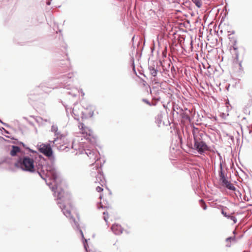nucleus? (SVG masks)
I'll return each mask as SVG.
<instances>
[{"label":"nucleus","mask_w":252,"mask_h":252,"mask_svg":"<svg viewBox=\"0 0 252 252\" xmlns=\"http://www.w3.org/2000/svg\"><path fill=\"white\" fill-rule=\"evenodd\" d=\"M39 151L48 158L46 160L41 155L39 156L40 160L36 164L37 173L46 184L54 192V195L59 201L57 204L61 209L64 216L70 218V222L74 229L79 231L83 240L84 248L87 249V240L85 239L82 230L80 229L78 222L71 216L70 211L66 208L65 203L70 199V195L65 193L60 185L57 184L58 172L55 167V158L53 156V151L49 144H42L38 148Z\"/></svg>","instance_id":"f257e3e1"},{"label":"nucleus","mask_w":252,"mask_h":252,"mask_svg":"<svg viewBox=\"0 0 252 252\" xmlns=\"http://www.w3.org/2000/svg\"><path fill=\"white\" fill-rule=\"evenodd\" d=\"M74 75L73 73H69L67 74H64L60 76L58 78L57 83L58 85H54L47 83H42L36 89L42 90L43 92H47L46 88L55 89L57 88H63L67 90H71V91L67 93L73 97H75L79 94V92L77 88L73 87Z\"/></svg>","instance_id":"f03ea898"},{"label":"nucleus","mask_w":252,"mask_h":252,"mask_svg":"<svg viewBox=\"0 0 252 252\" xmlns=\"http://www.w3.org/2000/svg\"><path fill=\"white\" fill-rule=\"evenodd\" d=\"M194 143L192 145V149L196 150L200 155L204 154L206 151L209 150V147L204 141L203 137L204 133L200 132L197 128L193 127L192 131Z\"/></svg>","instance_id":"7ed1b4c3"},{"label":"nucleus","mask_w":252,"mask_h":252,"mask_svg":"<svg viewBox=\"0 0 252 252\" xmlns=\"http://www.w3.org/2000/svg\"><path fill=\"white\" fill-rule=\"evenodd\" d=\"M34 164V161L32 158L28 156H23L18 158L17 161L14 163V165L18 168H20L23 171L33 173L37 172L36 164Z\"/></svg>","instance_id":"20e7f679"},{"label":"nucleus","mask_w":252,"mask_h":252,"mask_svg":"<svg viewBox=\"0 0 252 252\" xmlns=\"http://www.w3.org/2000/svg\"><path fill=\"white\" fill-rule=\"evenodd\" d=\"M82 107L86 110V111H81L80 114L79 113H78L76 109L73 108L72 112L75 117V119H78V118L80 116L82 119H88L89 118H91L93 116L94 109L91 105L85 107L83 104Z\"/></svg>","instance_id":"39448f33"},{"label":"nucleus","mask_w":252,"mask_h":252,"mask_svg":"<svg viewBox=\"0 0 252 252\" xmlns=\"http://www.w3.org/2000/svg\"><path fill=\"white\" fill-rule=\"evenodd\" d=\"M220 170L219 171V177L220 178V181L221 182L222 185L227 189L234 191L236 189V188L234 186V185L230 183L226 179L224 173L223 171L222 165L221 162L220 164Z\"/></svg>","instance_id":"423d86ee"},{"label":"nucleus","mask_w":252,"mask_h":252,"mask_svg":"<svg viewBox=\"0 0 252 252\" xmlns=\"http://www.w3.org/2000/svg\"><path fill=\"white\" fill-rule=\"evenodd\" d=\"M220 170L219 171V177L220 178V181L221 182L222 185L227 189L234 191L236 189V188L234 186V185L230 183L226 179L224 173L223 171L222 165L221 162L220 164Z\"/></svg>","instance_id":"0eeeda50"},{"label":"nucleus","mask_w":252,"mask_h":252,"mask_svg":"<svg viewBox=\"0 0 252 252\" xmlns=\"http://www.w3.org/2000/svg\"><path fill=\"white\" fill-rule=\"evenodd\" d=\"M159 65L158 62H152L149 64L148 69L150 71V74L154 77V80L156 83H158V74L159 72Z\"/></svg>","instance_id":"6e6552de"},{"label":"nucleus","mask_w":252,"mask_h":252,"mask_svg":"<svg viewBox=\"0 0 252 252\" xmlns=\"http://www.w3.org/2000/svg\"><path fill=\"white\" fill-rule=\"evenodd\" d=\"M83 151H84L85 154L90 159H93L95 161L92 164V166H94L96 169L101 167V165L99 166V163L97 162L98 158L97 157V152L95 151L90 149H83Z\"/></svg>","instance_id":"1a4fd4ad"},{"label":"nucleus","mask_w":252,"mask_h":252,"mask_svg":"<svg viewBox=\"0 0 252 252\" xmlns=\"http://www.w3.org/2000/svg\"><path fill=\"white\" fill-rule=\"evenodd\" d=\"M150 93L152 97V99L157 102L160 100L161 95L163 94V92L161 90L156 88L153 87L150 90Z\"/></svg>","instance_id":"9d476101"},{"label":"nucleus","mask_w":252,"mask_h":252,"mask_svg":"<svg viewBox=\"0 0 252 252\" xmlns=\"http://www.w3.org/2000/svg\"><path fill=\"white\" fill-rule=\"evenodd\" d=\"M97 170H98V171H97V175L95 176V183H98L101 186L103 187L106 182L104 175L102 173H101L100 170H99V168Z\"/></svg>","instance_id":"9b49d317"},{"label":"nucleus","mask_w":252,"mask_h":252,"mask_svg":"<svg viewBox=\"0 0 252 252\" xmlns=\"http://www.w3.org/2000/svg\"><path fill=\"white\" fill-rule=\"evenodd\" d=\"M111 230L116 235H120L123 232L122 226L118 224H114L111 226Z\"/></svg>","instance_id":"f8f14e48"},{"label":"nucleus","mask_w":252,"mask_h":252,"mask_svg":"<svg viewBox=\"0 0 252 252\" xmlns=\"http://www.w3.org/2000/svg\"><path fill=\"white\" fill-rule=\"evenodd\" d=\"M51 131L54 133L55 136L57 138L61 136V132L58 130V127L57 125L53 124L51 127Z\"/></svg>","instance_id":"ddd939ff"},{"label":"nucleus","mask_w":252,"mask_h":252,"mask_svg":"<svg viewBox=\"0 0 252 252\" xmlns=\"http://www.w3.org/2000/svg\"><path fill=\"white\" fill-rule=\"evenodd\" d=\"M170 63L171 62L169 61H164L163 62V64L160 62L159 63L162 66L163 70L164 71H168V69L170 67Z\"/></svg>","instance_id":"4468645a"},{"label":"nucleus","mask_w":252,"mask_h":252,"mask_svg":"<svg viewBox=\"0 0 252 252\" xmlns=\"http://www.w3.org/2000/svg\"><path fill=\"white\" fill-rule=\"evenodd\" d=\"M20 152V149L17 146L13 145L12 146V149L10 151V155L12 156H15L18 153Z\"/></svg>","instance_id":"2eb2a0df"},{"label":"nucleus","mask_w":252,"mask_h":252,"mask_svg":"<svg viewBox=\"0 0 252 252\" xmlns=\"http://www.w3.org/2000/svg\"><path fill=\"white\" fill-rule=\"evenodd\" d=\"M79 127L80 129H81L83 131V132H85L87 135H88L89 136L91 135V134L92 133V131L89 129L87 127H86L83 124H81Z\"/></svg>","instance_id":"dca6fc26"},{"label":"nucleus","mask_w":252,"mask_h":252,"mask_svg":"<svg viewBox=\"0 0 252 252\" xmlns=\"http://www.w3.org/2000/svg\"><path fill=\"white\" fill-rule=\"evenodd\" d=\"M236 238L235 236L233 237H229L225 239L226 245L225 246L226 247H230L231 245V242H235Z\"/></svg>","instance_id":"f3484780"},{"label":"nucleus","mask_w":252,"mask_h":252,"mask_svg":"<svg viewBox=\"0 0 252 252\" xmlns=\"http://www.w3.org/2000/svg\"><path fill=\"white\" fill-rule=\"evenodd\" d=\"M72 148L76 151H78V153L79 154H82L83 153V149H81L78 143H75V142H72Z\"/></svg>","instance_id":"a211bd4d"},{"label":"nucleus","mask_w":252,"mask_h":252,"mask_svg":"<svg viewBox=\"0 0 252 252\" xmlns=\"http://www.w3.org/2000/svg\"><path fill=\"white\" fill-rule=\"evenodd\" d=\"M162 116L161 114H158L156 117V122L158 126L162 123Z\"/></svg>","instance_id":"6ab92c4d"},{"label":"nucleus","mask_w":252,"mask_h":252,"mask_svg":"<svg viewBox=\"0 0 252 252\" xmlns=\"http://www.w3.org/2000/svg\"><path fill=\"white\" fill-rule=\"evenodd\" d=\"M191 1L198 8H200L201 7L202 4L201 0H191Z\"/></svg>","instance_id":"aec40b11"},{"label":"nucleus","mask_w":252,"mask_h":252,"mask_svg":"<svg viewBox=\"0 0 252 252\" xmlns=\"http://www.w3.org/2000/svg\"><path fill=\"white\" fill-rule=\"evenodd\" d=\"M199 202L201 204V207L203 208V210H206L207 209V205L203 201V199H200Z\"/></svg>","instance_id":"412c9836"},{"label":"nucleus","mask_w":252,"mask_h":252,"mask_svg":"<svg viewBox=\"0 0 252 252\" xmlns=\"http://www.w3.org/2000/svg\"><path fill=\"white\" fill-rule=\"evenodd\" d=\"M35 121L39 124H44V123H43V119L41 117L36 118Z\"/></svg>","instance_id":"4be33fe9"},{"label":"nucleus","mask_w":252,"mask_h":252,"mask_svg":"<svg viewBox=\"0 0 252 252\" xmlns=\"http://www.w3.org/2000/svg\"><path fill=\"white\" fill-rule=\"evenodd\" d=\"M227 219H230L231 220H233L234 223H236L237 222V219L235 217L233 216L229 215Z\"/></svg>","instance_id":"5701e85b"},{"label":"nucleus","mask_w":252,"mask_h":252,"mask_svg":"<svg viewBox=\"0 0 252 252\" xmlns=\"http://www.w3.org/2000/svg\"><path fill=\"white\" fill-rule=\"evenodd\" d=\"M103 214L104 215V220L107 224L108 221L107 219L108 218V213L107 212H104Z\"/></svg>","instance_id":"b1692460"},{"label":"nucleus","mask_w":252,"mask_h":252,"mask_svg":"<svg viewBox=\"0 0 252 252\" xmlns=\"http://www.w3.org/2000/svg\"><path fill=\"white\" fill-rule=\"evenodd\" d=\"M143 101H144V102H145L146 103H147V104L149 105L150 106H151V105H156V102H152V103L151 104L147 99H143Z\"/></svg>","instance_id":"393cba45"},{"label":"nucleus","mask_w":252,"mask_h":252,"mask_svg":"<svg viewBox=\"0 0 252 252\" xmlns=\"http://www.w3.org/2000/svg\"><path fill=\"white\" fill-rule=\"evenodd\" d=\"M131 61L132 62V66L133 71L135 73H136L135 65H134V61L133 58H131Z\"/></svg>","instance_id":"a878e982"},{"label":"nucleus","mask_w":252,"mask_h":252,"mask_svg":"<svg viewBox=\"0 0 252 252\" xmlns=\"http://www.w3.org/2000/svg\"><path fill=\"white\" fill-rule=\"evenodd\" d=\"M96 190L98 192H101L103 190V189L102 188L99 187V186H98L96 188Z\"/></svg>","instance_id":"bb28decb"},{"label":"nucleus","mask_w":252,"mask_h":252,"mask_svg":"<svg viewBox=\"0 0 252 252\" xmlns=\"http://www.w3.org/2000/svg\"><path fill=\"white\" fill-rule=\"evenodd\" d=\"M221 214L224 216V217L227 218L229 216V215H227V213L225 212H224L223 210H221Z\"/></svg>","instance_id":"cd10ccee"},{"label":"nucleus","mask_w":252,"mask_h":252,"mask_svg":"<svg viewBox=\"0 0 252 252\" xmlns=\"http://www.w3.org/2000/svg\"><path fill=\"white\" fill-rule=\"evenodd\" d=\"M9 159L8 158H5L4 160H3L2 161V162H7V163H9Z\"/></svg>","instance_id":"c85d7f7f"},{"label":"nucleus","mask_w":252,"mask_h":252,"mask_svg":"<svg viewBox=\"0 0 252 252\" xmlns=\"http://www.w3.org/2000/svg\"><path fill=\"white\" fill-rule=\"evenodd\" d=\"M0 123H1L2 125H3L4 126H8V125L7 124L2 122L0 120Z\"/></svg>","instance_id":"c756f323"},{"label":"nucleus","mask_w":252,"mask_h":252,"mask_svg":"<svg viewBox=\"0 0 252 252\" xmlns=\"http://www.w3.org/2000/svg\"><path fill=\"white\" fill-rule=\"evenodd\" d=\"M43 122H49L50 123L49 119H43Z\"/></svg>","instance_id":"7c9ffc66"},{"label":"nucleus","mask_w":252,"mask_h":252,"mask_svg":"<svg viewBox=\"0 0 252 252\" xmlns=\"http://www.w3.org/2000/svg\"><path fill=\"white\" fill-rule=\"evenodd\" d=\"M29 150H30V151H31L32 153H37V152L36 151H33L32 150H31L30 149H29Z\"/></svg>","instance_id":"2f4dec72"},{"label":"nucleus","mask_w":252,"mask_h":252,"mask_svg":"<svg viewBox=\"0 0 252 252\" xmlns=\"http://www.w3.org/2000/svg\"><path fill=\"white\" fill-rule=\"evenodd\" d=\"M46 4L47 5H50L51 4V1L50 0H48V1L46 2Z\"/></svg>","instance_id":"473e14b6"},{"label":"nucleus","mask_w":252,"mask_h":252,"mask_svg":"<svg viewBox=\"0 0 252 252\" xmlns=\"http://www.w3.org/2000/svg\"><path fill=\"white\" fill-rule=\"evenodd\" d=\"M173 70H174V66L172 65V66L171 67V71H172Z\"/></svg>","instance_id":"72a5a7b5"},{"label":"nucleus","mask_w":252,"mask_h":252,"mask_svg":"<svg viewBox=\"0 0 252 252\" xmlns=\"http://www.w3.org/2000/svg\"><path fill=\"white\" fill-rule=\"evenodd\" d=\"M68 68V67L66 66V67L63 69V71H65V70H66Z\"/></svg>","instance_id":"f704fd0d"},{"label":"nucleus","mask_w":252,"mask_h":252,"mask_svg":"<svg viewBox=\"0 0 252 252\" xmlns=\"http://www.w3.org/2000/svg\"><path fill=\"white\" fill-rule=\"evenodd\" d=\"M100 208H103V206L100 204V206H98V209H99Z\"/></svg>","instance_id":"c9c22d12"},{"label":"nucleus","mask_w":252,"mask_h":252,"mask_svg":"<svg viewBox=\"0 0 252 252\" xmlns=\"http://www.w3.org/2000/svg\"><path fill=\"white\" fill-rule=\"evenodd\" d=\"M238 54H236V60H238Z\"/></svg>","instance_id":"e433bc0d"},{"label":"nucleus","mask_w":252,"mask_h":252,"mask_svg":"<svg viewBox=\"0 0 252 252\" xmlns=\"http://www.w3.org/2000/svg\"><path fill=\"white\" fill-rule=\"evenodd\" d=\"M32 94H30L29 99H32V97H31V96H32Z\"/></svg>","instance_id":"4c0bfd02"},{"label":"nucleus","mask_w":252,"mask_h":252,"mask_svg":"<svg viewBox=\"0 0 252 252\" xmlns=\"http://www.w3.org/2000/svg\"><path fill=\"white\" fill-rule=\"evenodd\" d=\"M230 138L231 140H233V136H230Z\"/></svg>","instance_id":"58836bf2"},{"label":"nucleus","mask_w":252,"mask_h":252,"mask_svg":"<svg viewBox=\"0 0 252 252\" xmlns=\"http://www.w3.org/2000/svg\"><path fill=\"white\" fill-rule=\"evenodd\" d=\"M233 233L234 234H235V233H236V231H235V230H234V231H233Z\"/></svg>","instance_id":"ea45409f"},{"label":"nucleus","mask_w":252,"mask_h":252,"mask_svg":"<svg viewBox=\"0 0 252 252\" xmlns=\"http://www.w3.org/2000/svg\"><path fill=\"white\" fill-rule=\"evenodd\" d=\"M21 144H22V145H23V146H25V145H24V144L23 143L21 142Z\"/></svg>","instance_id":"a19ab883"},{"label":"nucleus","mask_w":252,"mask_h":252,"mask_svg":"<svg viewBox=\"0 0 252 252\" xmlns=\"http://www.w3.org/2000/svg\"><path fill=\"white\" fill-rule=\"evenodd\" d=\"M81 93L82 94V95H84L85 94L83 92H82Z\"/></svg>","instance_id":"79ce46f5"},{"label":"nucleus","mask_w":252,"mask_h":252,"mask_svg":"<svg viewBox=\"0 0 252 252\" xmlns=\"http://www.w3.org/2000/svg\"><path fill=\"white\" fill-rule=\"evenodd\" d=\"M239 65L241 66V63H239Z\"/></svg>","instance_id":"37998d69"},{"label":"nucleus","mask_w":252,"mask_h":252,"mask_svg":"<svg viewBox=\"0 0 252 252\" xmlns=\"http://www.w3.org/2000/svg\"><path fill=\"white\" fill-rule=\"evenodd\" d=\"M30 124L31 125H33V124H32V123H30Z\"/></svg>","instance_id":"c03bdc74"},{"label":"nucleus","mask_w":252,"mask_h":252,"mask_svg":"<svg viewBox=\"0 0 252 252\" xmlns=\"http://www.w3.org/2000/svg\"><path fill=\"white\" fill-rule=\"evenodd\" d=\"M6 133H8V131L5 130Z\"/></svg>","instance_id":"a18cd8bd"}]
</instances>
